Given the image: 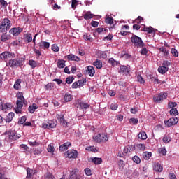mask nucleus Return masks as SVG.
Listing matches in <instances>:
<instances>
[{
    "label": "nucleus",
    "instance_id": "1",
    "mask_svg": "<svg viewBox=\"0 0 179 179\" xmlns=\"http://www.w3.org/2000/svg\"><path fill=\"white\" fill-rule=\"evenodd\" d=\"M24 64V59L17 58L13 59H10L8 62V65L10 68H17L19 66H23Z\"/></svg>",
    "mask_w": 179,
    "mask_h": 179
},
{
    "label": "nucleus",
    "instance_id": "2",
    "mask_svg": "<svg viewBox=\"0 0 179 179\" xmlns=\"http://www.w3.org/2000/svg\"><path fill=\"white\" fill-rule=\"evenodd\" d=\"M131 41L132 44H134V46L137 47V48H143V46L145 45V43H143V41H142V38L136 35H134L131 37Z\"/></svg>",
    "mask_w": 179,
    "mask_h": 179
},
{
    "label": "nucleus",
    "instance_id": "3",
    "mask_svg": "<svg viewBox=\"0 0 179 179\" xmlns=\"http://www.w3.org/2000/svg\"><path fill=\"white\" fill-rule=\"evenodd\" d=\"M6 137L12 142V141H17L20 139V134H17L15 130H8L6 131Z\"/></svg>",
    "mask_w": 179,
    "mask_h": 179
},
{
    "label": "nucleus",
    "instance_id": "4",
    "mask_svg": "<svg viewBox=\"0 0 179 179\" xmlns=\"http://www.w3.org/2000/svg\"><path fill=\"white\" fill-rule=\"evenodd\" d=\"M27 101H24V96H23V93L19 92L17 94V101L16 107L17 108H23V104H26Z\"/></svg>",
    "mask_w": 179,
    "mask_h": 179
},
{
    "label": "nucleus",
    "instance_id": "5",
    "mask_svg": "<svg viewBox=\"0 0 179 179\" xmlns=\"http://www.w3.org/2000/svg\"><path fill=\"white\" fill-rule=\"evenodd\" d=\"M94 141H95V142H97L98 143H101V142H107L108 141V135L104 133L98 134L94 137Z\"/></svg>",
    "mask_w": 179,
    "mask_h": 179
},
{
    "label": "nucleus",
    "instance_id": "6",
    "mask_svg": "<svg viewBox=\"0 0 179 179\" xmlns=\"http://www.w3.org/2000/svg\"><path fill=\"white\" fill-rule=\"evenodd\" d=\"M56 118L58 120L62 127H64V128H68L69 122H68V121L65 120V116H64V113H57L56 115Z\"/></svg>",
    "mask_w": 179,
    "mask_h": 179
},
{
    "label": "nucleus",
    "instance_id": "7",
    "mask_svg": "<svg viewBox=\"0 0 179 179\" xmlns=\"http://www.w3.org/2000/svg\"><path fill=\"white\" fill-rule=\"evenodd\" d=\"M167 99V93L162 92L158 94H156L153 96V100L155 103H162L163 100Z\"/></svg>",
    "mask_w": 179,
    "mask_h": 179
},
{
    "label": "nucleus",
    "instance_id": "8",
    "mask_svg": "<svg viewBox=\"0 0 179 179\" xmlns=\"http://www.w3.org/2000/svg\"><path fill=\"white\" fill-rule=\"evenodd\" d=\"M64 155L68 159H78L79 152H78V150L72 149L67 150Z\"/></svg>",
    "mask_w": 179,
    "mask_h": 179
},
{
    "label": "nucleus",
    "instance_id": "9",
    "mask_svg": "<svg viewBox=\"0 0 179 179\" xmlns=\"http://www.w3.org/2000/svg\"><path fill=\"white\" fill-rule=\"evenodd\" d=\"M178 122V118L177 117H171L168 120L164 121L165 125L170 128V127H173V125H176Z\"/></svg>",
    "mask_w": 179,
    "mask_h": 179
},
{
    "label": "nucleus",
    "instance_id": "10",
    "mask_svg": "<svg viewBox=\"0 0 179 179\" xmlns=\"http://www.w3.org/2000/svg\"><path fill=\"white\" fill-rule=\"evenodd\" d=\"M15 58V53H10V52H4L0 55V59L3 61H6L9 58Z\"/></svg>",
    "mask_w": 179,
    "mask_h": 179
},
{
    "label": "nucleus",
    "instance_id": "11",
    "mask_svg": "<svg viewBox=\"0 0 179 179\" xmlns=\"http://www.w3.org/2000/svg\"><path fill=\"white\" fill-rule=\"evenodd\" d=\"M69 179H80V175L78 169H75L71 172Z\"/></svg>",
    "mask_w": 179,
    "mask_h": 179
},
{
    "label": "nucleus",
    "instance_id": "12",
    "mask_svg": "<svg viewBox=\"0 0 179 179\" xmlns=\"http://www.w3.org/2000/svg\"><path fill=\"white\" fill-rule=\"evenodd\" d=\"M85 73H87L91 77L94 76V73H96V71L94 70V67L92 66H87L86 67V70L85 71Z\"/></svg>",
    "mask_w": 179,
    "mask_h": 179
},
{
    "label": "nucleus",
    "instance_id": "13",
    "mask_svg": "<svg viewBox=\"0 0 179 179\" xmlns=\"http://www.w3.org/2000/svg\"><path fill=\"white\" fill-rule=\"evenodd\" d=\"M23 31V29L18 27V28H12L9 33L10 34H13V36H15V37H17V36L19 35L20 33H22Z\"/></svg>",
    "mask_w": 179,
    "mask_h": 179
},
{
    "label": "nucleus",
    "instance_id": "14",
    "mask_svg": "<svg viewBox=\"0 0 179 179\" xmlns=\"http://www.w3.org/2000/svg\"><path fill=\"white\" fill-rule=\"evenodd\" d=\"M1 24H3L4 27H6L7 29H10V27H12V22L8 19V18H4L3 19L1 22Z\"/></svg>",
    "mask_w": 179,
    "mask_h": 179
},
{
    "label": "nucleus",
    "instance_id": "15",
    "mask_svg": "<svg viewBox=\"0 0 179 179\" xmlns=\"http://www.w3.org/2000/svg\"><path fill=\"white\" fill-rule=\"evenodd\" d=\"M69 146H72V143H71L69 141H67L59 147V150L60 152H65V150H68V148Z\"/></svg>",
    "mask_w": 179,
    "mask_h": 179
},
{
    "label": "nucleus",
    "instance_id": "16",
    "mask_svg": "<svg viewBox=\"0 0 179 179\" xmlns=\"http://www.w3.org/2000/svg\"><path fill=\"white\" fill-rule=\"evenodd\" d=\"M11 38H12V36L6 34V32H3V34L0 38V40L3 43H5L6 41H8V40H10Z\"/></svg>",
    "mask_w": 179,
    "mask_h": 179
},
{
    "label": "nucleus",
    "instance_id": "17",
    "mask_svg": "<svg viewBox=\"0 0 179 179\" xmlns=\"http://www.w3.org/2000/svg\"><path fill=\"white\" fill-rule=\"evenodd\" d=\"M66 57L68 61H76L77 62H79V61H80V58L73 54L68 55Z\"/></svg>",
    "mask_w": 179,
    "mask_h": 179
},
{
    "label": "nucleus",
    "instance_id": "18",
    "mask_svg": "<svg viewBox=\"0 0 179 179\" xmlns=\"http://www.w3.org/2000/svg\"><path fill=\"white\" fill-rule=\"evenodd\" d=\"M153 170L157 173H162L163 171V166L159 163L154 164Z\"/></svg>",
    "mask_w": 179,
    "mask_h": 179
},
{
    "label": "nucleus",
    "instance_id": "19",
    "mask_svg": "<svg viewBox=\"0 0 179 179\" xmlns=\"http://www.w3.org/2000/svg\"><path fill=\"white\" fill-rule=\"evenodd\" d=\"M36 174V170H33L30 168L27 169V178L31 179V177Z\"/></svg>",
    "mask_w": 179,
    "mask_h": 179
},
{
    "label": "nucleus",
    "instance_id": "20",
    "mask_svg": "<svg viewBox=\"0 0 179 179\" xmlns=\"http://www.w3.org/2000/svg\"><path fill=\"white\" fill-rule=\"evenodd\" d=\"M141 31H145L148 33V34H152V33H155V29L152 27H145Z\"/></svg>",
    "mask_w": 179,
    "mask_h": 179
},
{
    "label": "nucleus",
    "instance_id": "21",
    "mask_svg": "<svg viewBox=\"0 0 179 179\" xmlns=\"http://www.w3.org/2000/svg\"><path fill=\"white\" fill-rule=\"evenodd\" d=\"M37 108H38V106H37V104L33 103L32 105L29 106L28 111H29L31 114H34V111H36Z\"/></svg>",
    "mask_w": 179,
    "mask_h": 179
},
{
    "label": "nucleus",
    "instance_id": "22",
    "mask_svg": "<svg viewBox=\"0 0 179 179\" xmlns=\"http://www.w3.org/2000/svg\"><path fill=\"white\" fill-rule=\"evenodd\" d=\"M93 17H94V14H92V13L90 11H87L83 15V18L85 20H89V19H93Z\"/></svg>",
    "mask_w": 179,
    "mask_h": 179
},
{
    "label": "nucleus",
    "instance_id": "23",
    "mask_svg": "<svg viewBox=\"0 0 179 179\" xmlns=\"http://www.w3.org/2000/svg\"><path fill=\"white\" fill-rule=\"evenodd\" d=\"M93 65L96 66L97 69H101V68H103V62L96 59L95 62H94Z\"/></svg>",
    "mask_w": 179,
    "mask_h": 179
},
{
    "label": "nucleus",
    "instance_id": "24",
    "mask_svg": "<svg viewBox=\"0 0 179 179\" xmlns=\"http://www.w3.org/2000/svg\"><path fill=\"white\" fill-rule=\"evenodd\" d=\"M48 124L49 128H55V127H57V120L53 119L52 120H48Z\"/></svg>",
    "mask_w": 179,
    "mask_h": 179
},
{
    "label": "nucleus",
    "instance_id": "25",
    "mask_svg": "<svg viewBox=\"0 0 179 179\" xmlns=\"http://www.w3.org/2000/svg\"><path fill=\"white\" fill-rule=\"evenodd\" d=\"M40 48H45L46 50H48L50 48V43L45 42V41H41L39 43Z\"/></svg>",
    "mask_w": 179,
    "mask_h": 179
},
{
    "label": "nucleus",
    "instance_id": "26",
    "mask_svg": "<svg viewBox=\"0 0 179 179\" xmlns=\"http://www.w3.org/2000/svg\"><path fill=\"white\" fill-rule=\"evenodd\" d=\"M168 71L169 67H165L164 65L158 68V72L159 73H162V75H164V73H166V72H167Z\"/></svg>",
    "mask_w": 179,
    "mask_h": 179
},
{
    "label": "nucleus",
    "instance_id": "27",
    "mask_svg": "<svg viewBox=\"0 0 179 179\" xmlns=\"http://www.w3.org/2000/svg\"><path fill=\"white\" fill-rule=\"evenodd\" d=\"M20 83H22V80L21 79H17L15 82L14 84V89H15V90H19V89H20L22 87V85H20Z\"/></svg>",
    "mask_w": 179,
    "mask_h": 179
},
{
    "label": "nucleus",
    "instance_id": "28",
    "mask_svg": "<svg viewBox=\"0 0 179 179\" xmlns=\"http://www.w3.org/2000/svg\"><path fill=\"white\" fill-rule=\"evenodd\" d=\"M13 117H15V113L13 112H10V113H8L6 119H5L6 122H12Z\"/></svg>",
    "mask_w": 179,
    "mask_h": 179
},
{
    "label": "nucleus",
    "instance_id": "29",
    "mask_svg": "<svg viewBox=\"0 0 179 179\" xmlns=\"http://www.w3.org/2000/svg\"><path fill=\"white\" fill-rule=\"evenodd\" d=\"M91 161L94 164H101L103 163V159L101 158H97V157L91 158Z\"/></svg>",
    "mask_w": 179,
    "mask_h": 179
},
{
    "label": "nucleus",
    "instance_id": "30",
    "mask_svg": "<svg viewBox=\"0 0 179 179\" xmlns=\"http://www.w3.org/2000/svg\"><path fill=\"white\" fill-rule=\"evenodd\" d=\"M64 100L66 103L72 101V95H71V94L69 93H66L64 96Z\"/></svg>",
    "mask_w": 179,
    "mask_h": 179
},
{
    "label": "nucleus",
    "instance_id": "31",
    "mask_svg": "<svg viewBox=\"0 0 179 179\" xmlns=\"http://www.w3.org/2000/svg\"><path fill=\"white\" fill-rule=\"evenodd\" d=\"M80 108L81 110H87L89 108V103L85 102H80L79 103Z\"/></svg>",
    "mask_w": 179,
    "mask_h": 179
},
{
    "label": "nucleus",
    "instance_id": "32",
    "mask_svg": "<svg viewBox=\"0 0 179 179\" xmlns=\"http://www.w3.org/2000/svg\"><path fill=\"white\" fill-rule=\"evenodd\" d=\"M139 139H142L143 141H145V139H148V135H146V132L141 131L138 135Z\"/></svg>",
    "mask_w": 179,
    "mask_h": 179
},
{
    "label": "nucleus",
    "instance_id": "33",
    "mask_svg": "<svg viewBox=\"0 0 179 179\" xmlns=\"http://www.w3.org/2000/svg\"><path fill=\"white\" fill-rule=\"evenodd\" d=\"M57 68H59V69L65 68V61L64 59H58Z\"/></svg>",
    "mask_w": 179,
    "mask_h": 179
},
{
    "label": "nucleus",
    "instance_id": "34",
    "mask_svg": "<svg viewBox=\"0 0 179 179\" xmlns=\"http://www.w3.org/2000/svg\"><path fill=\"white\" fill-rule=\"evenodd\" d=\"M169 113L171 114V115H178V110H177L176 108H172L170 110Z\"/></svg>",
    "mask_w": 179,
    "mask_h": 179
},
{
    "label": "nucleus",
    "instance_id": "35",
    "mask_svg": "<svg viewBox=\"0 0 179 179\" xmlns=\"http://www.w3.org/2000/svg\"><path fill=\"white\" fill-rule=\"evenodd\" d=\"M159 51H161V52H163V54H164V55L165 57H168V56H169V50H167L166 49V48H164V47H161V48H159Z\"/></svg>",
    "mask_w": 179,
    "mask_h": 179
},
{
    "label": "nucleus",
    "instance_id": "36",
    "mask_svg": "<svg viewBox=\"0 0 179 179\" xmlns=\"http://www.w3.org/2000/svg\"><path fill=\"white\" fill-rule=\"evenodd\" d=\"M47 150L49 153H52L53 152H55V148L53 145L50 144L48 145Z\"/></svg>",
    "mask_w": 179,
    "mask_h": 179
},
{
    "label": "nucleus",
    "instance_id": "37",
    "mask_svg": "<svg viewBox=\"0 0 179 179\" xmlns=\"http://www.w3.org/2000/svg\"><path fill=\"white\" fill-rule=\"evenodd\" d=\"M8 30L9 29L0 22V33H6Z\"/></svg>",
    "mask_w": 179,
    "mask_h": 179
},
{
    "label": "nucleus",
    "instance_id": "38",
    "mask_svg": "<svg viewBox=\"0 0 179 179\" xmlns=\"http://www.w3.org/2000/svg\"><path fill=\"white\" fill-rule=\"evenodd\" d=\"M25 41H27V43H31V41H33V37L31 36V34H28L26 35Z\"/></svg>",
    "mask_w": 179,
    "mask_h": 179
},
{
    "label": "nucleus",
    "instance_id": "39",
    "mask_svg": "<svg viewBox=\"0 0 179 179\" xmlns=\"http://www.w3.org/2000/svg\"><path fill=\"white\" fill-rule=\"evenodd\" d=\"M105 22L107 23V24H113V23H114V19H113L111 17H107Z\"/></svg>",
    "mask_w": 179,
    "mask_h": 179
},
{
    "label": "nucleus",
    "instance_id": "40",
    "mask_svg": "<svg viewBox=\"0 0 179 179\" xmlns=\"http://www.w3.org/2000/svg\"><path fill=\"white\" fill-rule=\"evenodd\" d=\"M29 65H30L31 68H36L37 66V62L35 60L30 59L29 60Z\"/></svg>",
    "mask_w": 179,
    "mask_h": 179
},
{
    "label": "nucleus",
    "instance_id": "41",
    "mask_svg": "<svg viewBox=\"0 0 179 179\" xmlns=\"http://www.w3.org/2000/svg\"><path fill=\"white\" fill-rule=\"evenodd\" d=\"M150 157H152V152H144L143 158L145 159V160H149Z\"/></svg>",
    "mask_w": 179,
    "mask_h": 179
},
{
    "label": "nucleus",
    "instance_id": "42",
    "mask_svg": "<svg viewBox=\"0 0 179 179\" xmlns=\"http://www.w3.org/2000/svg\"><path fill=\"white\" fill-rule=\"evenodd\" d=\"M162 141L164 143H169V142H171V138L169 136H164Z\"/></svg>",
    "mask_w": 179,
    "mask_h": 179
},
{
    "label": "nucleus",
    "instance_id": "43",
    "mask_svg": "<svg viewBox=\"0 0 179 179\" xmlns=\"http://www.w3.org/2000/svg\"><path fill=\"white\" fill-rule=\"evenodd\" d=\"M171 52L175 57V58L178 57V51H177V49L176 48H171Z\"/></svg>",
    "mask_w": 179,
    "mask_h": 179
},
{
    "label": "nucleus",
    "instance_id": "44",
    "mask_svg": "<svg viewBox=\"0 0 179 179\" xmlns=\"http://www.w3.org/2000/svg\"><path fill=\"white\" fill-rule=\"evenodd\" d=\"M27 120V118L26 117V116H22L19 119L18 124H21V125H23V124H25Z\"/></svg>",
    "mask_w": 179,
    "mask_h": 179
},
{
    "label": "nucleus",
    "instance_id": "45",
    "mask_svg": "<svg viewBox=\"0 0 179 179\" xmlns=\"http://www.w3.org/2000/svg\"><path fill=\"white\" fill-rule=\"evenodd\" d=\"M137 82H139L141 85H145V79L141 75L137 76Z\"/></svg>",
    "mask_w": 179,
    "mask_h": 179
},
{
    "label": "nucleus",
    "instance_id": "46",
    "mask_svg": "<svg viewBox=\"0 0 179 179\" xmlns=\"http://www.w3.org/2000/svg\"><path fill=\"white\" fill-rule=\"evenodd\" d=\"M86 150H88L89 152H94V153L97 152V148L94 146L87 147Z\"/></svg>",
    "mask_w": 179,
    "mask_h": 179
},
{
    "label": "nucleus",
    "instance_id": "47",
    "mask_svg": "<svg viewBox=\"0 0 179 179\" xmlns=\"http://www.w3.org/2000/svg\"><path fill=\"white\" fill-rule=\"evenodd\" d=\"M0 108L3 110V111L8 108V105L6 103H3V102H2V100H1L0 101Z\"/></svg>",
    "mask_w": 179,
    "mask_h": 179
},
{
    "label": "nucleus",
    "instance_id": "48",
    "mask_svg": "<svg viewBox=\"0 0 179 179\" xmlns=\"http://www.w3.org/2000/svg\"><path fill=\"white\" fill-rule=\"evenodd\" d=\"M110 110H113V111H116V110L118 108V104L114 103H111L110 105Z\"/></svg>",
    "mask_w": 179,
    "mask_h": 179
},
{
    "label": "nucleus",
    "instance_id": "49",
    "mask_svg": "<svg viewBox=\"0 0 179 179\" xmlns=\"http://www.w3.org/2000/svg\"><path fill=\"white\" fill-rule=\"evenodd\" d=\"M132 160L134 162V163H136V164H139V163H141V158H139L138 156L133 157Z\"/></svg>",
    "mask_w": 179,
    "mask_h": 179
},
{
    "label": "nucleus",
    "instance_id": "50",
    "mask_svg": "<svg viewBox=\"0 0 179 179\" xmlns=\"http://www.w3.org/2000/svg\"><path fill=\"white\" fill-rule=\"evenodd\" d=\"M73 80H75V78H73V77H67L66 78V83L68 85H71V83H72V82H73Z\"/></svg>",
    "mask_w": 179,
    "mask_h": 179
},
{
    "label": "nucleus",
    "instance_id": "51",
    "mask_svg": "<svg viewBox=\"0 0 179 179\" xmlns=\"http://www.w3.org/2000/svg\"><path fill=\"white\" fill-rule=\"evenodd\" d=\"M130 124H133V125H137L138 124V119L135 117H132L129 119Z\"/></svg>",
    "mask_w": 179,
    "mask_h": 179
},
{
    "label": "nucleus",
    "instance_id": "52",
    "mask_svg": "<svg viewBox=\"0 0 179 179\" xmlns=\"http://www.w3.org/2000/svg\"><path fill=\"white\" fill-rule=\"evenodd\" d=\"M137 148L138 149H139V150H145V149H146V146L145 145V144H142V143H140V144H137Z\"/></svg>",
    "mask_w": 179,
    "mask_h": 179
},
{
    "label": "nucleus",
    "instance_id": "53",
    "mask_svg": "<svg viewBox=\"0 0 179 179\" xmlns=\"http://www.w3.org/2000/svg\"><path fill=\"white\" fill-rule=\"evenodd\" d=\"M52 51H54L55 52H58V51H59V48L57 45L53 44L52 45Z\"/></svg>",
    "mask_w": 179,
    "mask_h": 179
},
{
    "label": "nucleus",
    "instance_id": "54",
    "mask_svg": "<svg viewBox=\"0 0 179 179\" xmlns=\"http://www.w3.org/2000/svg\"><path fill=\"white\" fill-rule=\"evenodd\" d=\"M76 6H78V1L77 0H71L72 9H76Z\"/></svg>",
    "mask_w": 179,
    "mask_h": 179
},
{
    "label": "nucleus",
    "instance_id": "55",
    "mask_svg": "<svg viewBox=\"0 0 179 179\" xmlns=\"http://www.w3.org/2000/svg\"><path fill=\"white\" fill-rule=\"evenodd\" d=\"M96 33L100 34V33H103V31H107V29H106V28L99 27V28L96 29Z\"/></svg>",
    "mask_w": 179,
    "mask_h": 179
},
{
    "label": "nucleus",
    "instance_id": "56",
    "mask_svg": "<svg viewBox=\"0 0 179 179\" xmlns=\"http://www.w3.org/2000/svg\"><path fill=\"white\" fill-rule=\"evenodd\" d=\"M162 65L165 67V68H169V66H170V65H171V63L167 60H164L162 63Z\"/></svg>",
    "mask_w": 179,
    "mask_h": 179
},
{
    "label": "nucleus",
    "instance_id": "57",
    "mask_svg": "<svg viewBox=\"0 0 179 179\" xmlns=\"http://www.w3.org/2000/svg\"><path fill=\"white\" fill-rule=\"evenodd\" d=\"M86 176H92V169L90 168H86L84 170Z\"/></svg>",
    "mask_w": 179,
    "mask_h": 179
},
{
    "label": "nucleus",
    "instance_id": "58",
    "mask_svg": "<svg viewBox=\"0 0 179 179\" xmlns=\"http://www.w3.org/2000/svg\"><path fill=\"white\" fill-rule=\"evenodd\" d=\"M0 5L4 8H6L8 6V1L5 0H0Z\"/></svg>",
    "mask_w": 179,
    "mask_h": 179
},
{
    "label": "nucleus",
    "instance_id": "59",
    "mask_svg": "<svg viewBox=\"0 0 179 179\" xmlns=\"http://www.w3.org/2000/svg\"><path fill=\"white\" fill-rule=\"evenodd\" d=\"M78 86H83V85H85V83H86V78H84L83 80H80L78 81Z\"/></svg>",
    "mask_w": 179,
    "mask_h": 179
},
{
    "label": "nucleus",
    "instance_id": "60",
    "mask_svg": "<svg viewBox=\"0 0 179 179\" xmlns=\"http://www.w3.org/2000/svg\"><path fill=\"white\" fill-rule=\"evenodd\" d=\"M159 153L163 155V156H166L167 155V150H166V148H160L159 150Z\"/></svg>",
    "mask_w": 179,
    "mask_h": 179
},
{
    "label": "nucleus",
    "instance_id": "61",
    "mask_svg": "<svg viewBox=\"0 0 179 179\" xmlns=\"http://www.w3.org/2000/svg\"><path fill=\"white\" fill-rule=\"evenodd\" d=\"M131 55L128 53H124L121 55V58H123L124 59H129Z\"/></svg>",
    "mask_w": 179,
    "mask_h": 179
},
{
    "label": "nucleus",
    "instance_id": "62",
    "mask_svg": "<svg viewBox=\"0 0 179 179\" xmlns=\"http://www.w3.org/2000/svg\"><path fill=\"white\" fill-rule=\"evenodd\" d=\"M142 20H143V17L138 16L135 20H134V23H137L139 24L141 23V22H142Z\"/></svg>",
    "mask_w": 179,
    "mask_h": 179
},
{
    "label": "nucleus",
    "instance_id": "63",
    "mask_svg": "<svg viewBox=\"0 0 179 179\" xmlns=\"http://www.w3.org/2000/svg\"><path fill=\"white\" fill-rule=\"evenodd\" d=\"M41 149L40 148H36L34 150V155H41Z\"/></svg>",
    "mask_w": 179,
    "mask_h": 179
},
{
    "label": "nucleus",
    "instance_id": "64",
    "mask_svg": "<svg viewBox=\"0 0 179 179\" xmlns=\"http://www.w3.org/2000/svg\"><path fill=\"white\" fill-rule=\"evenodd\" d=\"M91 26H92V27H98L99 22H97V21H92L91 22Z\"/></svg>",
    "mask_w": 179,
    "mask_h": 179
}]
</instances>
